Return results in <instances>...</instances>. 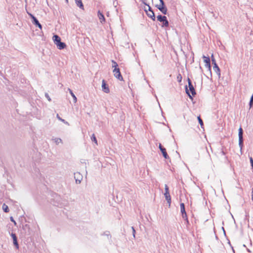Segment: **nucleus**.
<instances>
[{
	"mask_svg": "<svg viewBox=\"0 0 253 253\" xmlns=\"http://www.w3.org/2000/svg\"><path fill=\"white\" fill-rule=\"evenodd\" d=\"M157 18L158 21L162 22V27H167L169 26V21L167 20L166 16L159 15L157 17Z\"/></svg>",
	"mask_w": 253,
	"mask_h": 253,
	"instance_id": "nucleus-1",
	"label": "nucleus"
},
{
	"mask_svg": "<svg viewBox=\"0 0 253 253\" xmlns=\"http://www.w3.org/2000/svg\"><path fill=\"white\" fill-rule=\"evenodd\" d=\"M160 2V4H157L156 7L159 9L164 14L167 13V8L166 7L165 2L163 0H159Z\"/></svg>",
	"mask_w": 253,
	"mask_h": 253,
	"instance_id": "nucleus-2",
	"label": "nucleus"
},
{
	"mask_svg": "<svg viewBox=\"0 0 253 253\" xmlns=\"http://www.w3.org/2000/svg\"><path fill=\"white\" fill-rule=\"evenodd\" d=\"M239 145L241 150L242 149L243 147V130L241 127L239 129Z\"/></svg>",
	"mask_w": 253,
	"mask_h": 253,
	"instance_id": "nucleus-3",
	"label": "nucleus"
},
{
	"mask_svg": "<svg viewBox=\"0 0 253 253\" xmlns=\"http://www.w3.org/2000/svg\"><path fill=\"white\" fill-rule=\"evenodd\" d=\"M165 193L164 194L166 200H167L168 203L169 204V206H170L171 203V198L169 193V190L168 186L167 184L165 185Z\"/></svg>",
	"mask_w": 253,
	"mask_h": 253,
	"instance_id": "nucleus-4",
	"label": "nucleus"
},
{
	"mask_svg": "<svg viewBox=\"0 0 253 253\" xmlns=\"http://www.w3.org/2000/svg\"><path fill=\"white\" fill-rule=\"evenodd\" d=\"M211 61L212 64H213V69L214 71L218 75V76H220V70L217 64H216V61L215 59L213 58V55L211 56Z\"/></svg>",
	"mask_w": 253,
	"mask_h": 253,
	"instance_id": "nucleus-5",
	"label": "nucleus"
},
{
	"mask_svg": "<svg viewBox=\"0 0 253 253\" xmlns=\"http://www.w3.org/2000/svg\"><path fill=\"white\" fill-rule=\"evenodd\" d=\"M27 13L28 14V15L30 16V17L32 19V23H33V24H34L36 26L38 27L40 29H42V26L38 20L33 14L28 12V11H27Z\"/></svg>",
	"mask_w": 253,
	"mask_h": 253,
	"instance_id": "nucleus-6",
	"label": "nucleus"
},
{
	"mask_svg": "<svg viewBox=\"0 0 253 253\" xmlns=\"http://www.w3.org/2000/svg\"><path fill=\"white\" fill-rule=\"evenodd\" d=\"M113 72L114 73V76L119 80L120 81H122L123 80V77L121 75L120 69L119 68H116L114 69Z\"/></svg>",
	"mask_w": 253,
	"mask_h": 253,
	"instance_id": "nucleus-7",
	"label": "nucleus"
},
{
	"mask_svg": "<svg viewBox=\"0 0 253 253\" xmlns=\"http://www.w3.org/2000/svg\"><path fill=\"white\" fill-rule=\"evenodd\" d=\"M188 87L189 88V90L192 93L193 96H194L196 94V91L195 88L192 84V82L189 78H188Z\"/></svg>",
	"mask_w": 253,
	"mask_h": 253,
	"instance_id": "nucleus-8",
	"label": "nucleus"
},
{
	"mask_svg": "<svg viewBox=\"0 0 253 253\" xmlns=\"http://www.w3.org/2000/svg\"><path fill=\"white\" fill-rule=\"evenodd\" d=\"M159 148L163 154L164 157L166 159H169V156L166 152V149L162 145L161 143L159 144Z\"/></svg>",
	"mask_w": 253,
	"mask_h": 253,
	"instance_id": "nucleus-9",
	"label": "nucleus"
},
{
	"mask_svg": "<svg viewBox=\"0 0 253 253\" xmlns=\"http://www.w3.org/2000/svg\"><path fill=\"white\" fill-rule=\"evenodd\" d=\"M74 178L76 183H80L83 179L82 175L80 172L74 173Z\"/></svg>",
	"mask_w": 253,
	"mask_h": 253,
	"instance_id": "nucleus-10",
	"label": "nucleus"
},
{
	"mask_svg": "<svg viewBox=\"0 0 253 253\" xmlns=\"http://www.w3.org/2000/svg\"><path fill=\"white\" fill-rule=\"evenodd\" d=\"M204 61L205 63V66L208 68L209 70L211 71V67L210 64V59L209 57H206L205 55L203 56Z\"/></svg>",
	"mask_w": 253,
	"mask_h": 253,
	"instance_id": "nucleus-11",
	"label": "nucleus"
},
{
	"mask_svg": "<svg viewBox=\"0 0 253 253\" xmlns=\"http://www.w3.org/2000/svg\"><path fill=\"white\" fill-rule=\"evenodd\" d=\"M11 237L13 239L14 245L15 246V247L17 249H19V245H18V243L17 242V237L15 235V234L12 233Z\"/></svg>",
	"mask_w": 253,
	"mask_h": 253,
	"instance_id": "nucleus-12",
	"label": "nucleus"
},
{
	"mask_svg": "<svg viewBox=\"0 0 253 253\" xmlns=\"http://www.w3.org/2000/svg\"><path fill=\"white\" fill-rule=\"evenodd\" d=\"M102 89L105 93H109V88L107 85L106 84L104 80L102 81Z\"/></svg>",
	"mask_w": 253,
	"mask_h": 253,
	"instance_id": "nucleus-13",
	"label": "nucleus"
},
{
	"mask_svg": "<svg viewBox=\"0 0 253 253\" xmlns=\"http://www.w3.org/2000/svg\"><path fill=\"white\" fill-rule=\"evenodd\" d=\"M145 12H146L147 13V15L148 17H149L150 18H151L153 20L155 21V14H154V12H150L148 13V11H147V9L146 8L145 9Z\"/></svg>",
	"mask_w": 253,
	"mask_h": 253,
	"instance_id": "nucleus-14",
	"label": "nucleus"
},
{
	"mask_svg": "<svg viewBox=\"0 0 253 253\" xmlns=\"http://www.w3.org/2000/svg\"><path fill=\"white\" fill-rule=\"evenodd\" d=\"M77 6L82 9H84V5L82 3V0H75Z\"/></svg>",
	"mask_w": 253,
	"mask_h": 253,
	"instance_id": "nucleus-15",
	"label": "nucleus"
},
{
	"mask_svg": "<svg viewBox=\"0 0 253 253\" xmlns=\"http://www.w3.org/2000/svg\"><path fill=\"white\" fill-rule=\"evenodd\" d=\"M59 49H63L66 47V44L61 42V41L56 44Z\"/></svg>",
	"mask_w": 253,
	"mask_h": 253,
	"instance_id": "nucleus-16",
	"label": "nucleus"
},
{
	"mask_svg": "<svg viewBox=\"0 0 253 253\" xmlns=\"http://www.w3.org/2000/svg\"><path fill=\"white\" fill-rule=\"evenodd\" d=\"M180 210H181V212L182 215H185V216L186 212L185 209L184 204L183 203H180Z\"/></svg>",
	"mask_w": 253,
	"mask_h": 253,
	"instance_id": "nucleus-17",
	"label": "nucleus"
},
{
	"mask_svg": "<svg viewBox=\"0 0 253 253\" xmlns=\"http://www.w3.org/2000/svg\"><path fill=\"white\" fill-rule=\"evenodd\" d=\"M98 17L101 23H103L105 21V17L103 14L102 13H101L99 11L98 12Z\"/></svg>",
	"mask_w": 253,
	"mask_h": 253,
	"instance_id": "nucleus-18",
	"label": "nucleus"
},
{
	"mask_svg": "<svg viewBox=\"0 0 253 253\" xmlns=\"http://www.w3.org/2000/svg\"><path fill=\"white\" fill-rule=\"evenodd\" d=\"M53 40L56 44L61 41V39L58 35H55L53 36Z\"/></svg>",
	"mask_w": 253,
	"mask_h": 253,
	"instance_id": "nucleus-19",
	"label": "nucleus"
},
{
	"mask_svg": "<svg viewBox=\"0 0 253 253\" xmlns=\"http://www.w3.org/2000/svg\"><path fill=\"white\" fill-rule=\"evenodd\" d=\"M201 152L205 154L206 156H209V153L208 151L207 148L206 147H205L202 148L200 150Z\"/></svg>",
	"mask_w": 253,
	"mask_h": 253,
	"instance_id": "nucleus-20",
	"label": "nucleus"
},
{
	"mask_svg": "<svg viewBox=\"0 0 253 253\" xmlns=\"http://www.w3.org/2000/svg\"><path fill=\"white\" fill-rule=\"evenodd\" d=\"M2 210L5 212H9V208L5 204H3L2 206Z\"/></svg>",
	"mask_w": 253,
	"mask_h": 253,
	"instance_id": "nucleus-21",
	"label": "nucleus"
},
{
	"mask_svg": "<svg viewBox=\"0 0 253 253\" xmlns=\"http://www.w3.org/2000/svg\"><path fill=\"white\" fill-rule=\"evenodd\" d=\"M68 90L69 91V92H70V94L71 95V96L73 97V98L74 99V102H76L77 101V97H76V96L75 95V94L73 93L72 90L70 88L68 89Z\"/></svg>",
	"mask_w": 253,
	"mask_h": 253,
	"instance_id": "nucleus-22",
	"label": "nucleus"
},
{
	"mask_svg": "<svg viewBox=\"0 0 253 253\" xmlns=\"http://www.w3.org/2000/svg\"><path fill=\"white\" fill-rule=\"evenodd\" d=\"M56 117L59 121H61L62 122L64 123V124H65L66 125H69V123L67 121H66L65 120L60 118L58 114L56 115Z\"/></svg>",
	"mask_w": 253,
	"mask_h": 253,
	"instance_id": "nucleus-23",
	"label": "nucleus"
},
{
	"mask_svg": "<svg viewBox=\"0 0 253 253\" xmlns=\"http://www.w3.org/2000/svg\"><path fill=\"white\" fill-rule=\"evenodd\" d=\"M54 142L56 144H59L60 143H62V140L61 138H55L54 139Z\"/></svg>",
	"mask_w": 253,
	"mask_h": 253,
	"instance_id": "nucleus-24",
	"label": "nucleus"
},
{
	"mask_svg": "<svg viewBox=\"0 0 253 253\" xmlns=\"http://www.w3.org/2000/svg\"><path fill=\"white\" fill-rule=\"evenodd\" d=\"M182 218L186 221V225H189V222L188 219L187 213L186 214L185 216V215H182Z\"/></svg>",
	"mask_w": 253,
	"mask_h": 253,
	"instance_id": "nucleus-25",
	"label": "nucleus"
},
{
	"mask_svg": "<svg viewBox=\"0 0 253 253\" xmlns=\"http://www.w3.org/2000/svg\"><path fill=\"white\" fill-rule=\"evenodd\" d=\"M197 118H198V122H199L201 126L202 127H203V126H204V123H203V122L202 119L201 118L200 116H198Z\"/></svg>",
	"mask_w": 253,
	"mask_h": 253,
	"instance_id": "nucleus-26",
	"label": "nucleus"
},
{
	"mask_svg": "<svg viewBox=\"0 0 253 253\" xmlns=\"http://www.w3.org/2000/svg\"><path fill=\"white\" fill-rule=\"evenodd\" d=\"M112 67L113 68H118V65L117 64V63L114 60H112Z\"/></svg>",
	"mask_w": 253,
	"mask_h": 253,
	"instance_id": "nucleus-27",
	"label": "nucleus"
},
{
	"mask_svg": "<svg viewBox=\"0 0 253 253\" xmlns=\"http://www.w3.org/2000/svg\"><path fill=\"white\" fill-rule=\"evenodd\" d=\"M91 138V140L92 141L94 142L96 144H97V139H96V138L95 136V135L94 134H93L92 135Z\"/></svg>",
	"mask_w": 253,
	"mask_h": 253,
	"instance_id": "nucleus-28",
	"label": "nucleus"
},
{
	"mask_svg": "<svg viewBox=\"0 0 253 253\" xmlns=\"http://www.w3.org/2000/svg\"><path fill=\"white\" fill-rule=\"evenodd\" d=\"M185 91H186V93L188 94V95L189 96V98H192V96L190 95V93H189V90L187 88V85H186V87H185Z\"/></svg>",
	"mask_w": 253,
	"mask_h": 253,
	"instance_id": "nucleus-29",
	"label": "nucleus"
},
{
	"mask_svg": "<svg viewBox=\"0 0 253 253\" xmlns=\"http://www.w3.org/2000/svg\"><path fill=\"white\" fill-rule=\"evenodd\" d=\"M45 96L49 101H51V99L47 93H45Z\"/></svg>",
	"mask_w": 253,
	"mask_h": 253,
	"instance_id": "nucleus-30",
	"label": "nucleus"
},
{
	"mask_svg": "<svg viewBox=\"0 0 253 253\" xmlns=\"http://www.w3.org/2000/svg\"><path fill=\"white\" fill-rule=\"evenodd\" d=\"M148 6V10L147 11H149L150 12H154V11L152 10L151 7L150 6L149 4L147 5Z\"/></svg>",
	"mask_w": 253,
	"mask_h": 253,
	"instance_id": "nucleus-31",
	"label": "nucleus"
},
{
	"mask_svg": "<svg viewBox=\"0 0 253 253\" xmlns=\"http://www.w3.org/2000/svg\"><path fill=\"white\" fill-rule=\"evenodd\" d=\"M177 80L179 82H180L181 81L182 77L180 74H179L178 76L177 77Z\"/></svg>",
	"mask_w": 253,
	"mask_h": 253,
	"instance_id": "nucleus-32",
	"label": "nucleus"
},
{
	"mask_svg": "<svg viewBox=\"0 0 253 253\" xmlns=\"http://www.w3.org/2000/svg\"><path fill=\"white\" fill-rule=\"evenodd\" d=\"M146 0H140V1L144 4H145V5H147L148 4L146 3Z\"/></svg>",
	"mask_w": 253,
	"mask_h": 253,
	"instance_id": "nucleus-33",
	"label": "nucleus"
},
{
	"mask_svg": "<svg viewBox=\"0 0 253 253\" xmlns=\"http://www.w3.org/2000/svg\"><path fill=\"white\" fill-rule=\"evenodd\" d=\"M10 220L12 222H13L14 223L15 225L16 224L15 221L14 220L12 216L10 217Z\"/></svg>",
	"mask_w": 253,
	"mask_h": 253,
	"instance_id": "nucleus-34",
	"label": "nucleus"
},
{
	"mask_svg": "<svg viewBox=\"0 0 253 253\" xmlns=\"http://www.w3.org/2000/svg\"><path fill=\"white\" fill-rule=\"evenodd\" d=\"M132 232H133V237H135V230L134 228L133 227H132Z\"/></svg>",
	"mask_w": 253,
	"mask_h": 253,
	"instance_id": "nucleus-35",
	"label": "nucleus"
},
{
	"mask_svg": "<svg viewBox=\"0 0 253 253\" xmlns=\"http://www.w3.org/2000/svg\"><path fill=\"white\" fill-rule=\"evenodd\" d=\"M252 200L253 201V188L252 189Z\"/></svg>",
	"mask_w": 253,
	"mask_h": 253,
	"instance_id": "nucleus-36",
	"label": "nucleus"
},
{
	"mask_svg": "<svg viewBox=\"0 0 253 253\" xmlns=\"http://www.w3.org/2000/svg\"><path fill=\"white\" fill-rule=\"evenodd\" d=\"M67 3H68V0H65Z\"/></svg>",
	"mask_w": 253,
	"mask_h": 253,
	"instance_id": "nucleus-37",
	"label": "nucleus"
}]
</instances>
